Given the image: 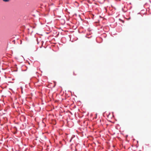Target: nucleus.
<instances>
[{
    "label": "nucleus",
    "instance_id": "nucleus-1",
    "mask_svg": "<svg viewBox=\"0 0 151 151\" xmlns=\"http://www.w3.org/2000/svg\"><path fill=\"white\" fill-rule=\"evenodd\" d=\"M3 1L5 2H8L9 1V0H3Z\"/></svg>",
    "mask_w": 151,
    "mask_h": 151
},
{
    "label": "nucleus",
    "instance_id": "nucleus-2",
    "mask_svg": "<svg viewBox=\"0 0 151 151\" xmlns=\"http://www.w3.org/2000/svg\"><path fill=\"white\" fill-rule=\"evenodd\" d=\"M73 75H76V74H75L74 73H73Z\"/></svg>",
    "mask_w": 151,
    "mask_h": 151
}]
</instances>
